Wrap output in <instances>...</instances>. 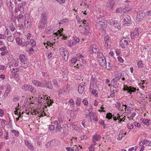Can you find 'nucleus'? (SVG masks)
I'll return each mask as SVG.
<instances>
[{
    "label": "nucleus",
    "instance_id": "39448f33",
    "mask_svg": "<svg viewBox=\"0 0 151 151\" xmlns=\"http://www.w3.org/2000/svg\"><path fill=\"white\" fill-rule=\"evenodd\" d=\"M123 90L124 91H127L128 93H129L130 94H132V92L135 91L136 88L131 86H128L127 85H125L124 86Z\"/></svg>",
    "mask_w": 151,
    "mask_h": 151
},
{
    "label": "nucleus",
    "instance_id": "b1692460",
    "mask_svg": "<svg viewBox=\"0 0 151 151\" xmlns=\"http://www.w3.org/2000/svg\"><path fill=\"white\" fill-rule=\"evenodd\" d=\"M137 65L139 68H142L144 67V64L141 60H139L138 62Z\"/></svg>",
    "mask_w": 151,
    "mask_h": 151
},
{
    "label": "nucleus",
    "instance_id": "6e6d98bb",
    "mask_svg": "<svg viewBox=\"0 0 151 151\" xmlns=\"http://www.w3.org/2000/svg\"><path fill=\"white\" fill-rule=\"evenodd\" d=\"M109 35H106V36H105L104 38V41H110L109 39Z\"/></svg>",
    "mask_w": 151,
    "mask_h": 151
},
{
    "label": "nucleus",
    "instance_id": "bf43d9fd",
    "mask_svg": "<svg viewBox=\"0 0 151 151\" xmlns=\"http://www.w3.org/2000/svg\"><path fill=\"white\" fill-rule=\"evenodd\" d=\"M1 122V124L2 126H5L6 124V121L4 119H0Z\"/></svg>",
    "mask_w": 151,
    "mask_h": 151
},
{
    "label": "nucleus",
    "instance_id": "69168bd1",
    "mask_svg": "<svg viewBox=\"0 0 151 151\" xmlns=\"http://www.w3.org/2000/svg\"><path fill=\"white\" fill-rule=\"evenodd\" d=\"M45 83L41 82L40 85V87L42 88H45Z\"/></svg>",
    "mask_w": 151,
    "mask_h": 151
},
{
    "label": "nucleus",
    "instance_id": "f03ea898",
    "mask_svg": "<svg viewBox=\"0 0 151 151\" xmlns=\"http://www.w3.org/2000/svg\"><path fill=\"white\" fill-rule=\"evenodd\" d=\"M120 18L124 24H129L131 20L130 17L126 14H122Z\"/></svg>",
    "mask_w": 151,
    "mask_h": 151
},
{
    "label": "nucleus",
    "instance_id": "aec40b11",
    "mask_svg": "<svg viewBox=\"0 0 151 151\" xmlns=\"http://www.w3.org/2000/svg\"><path fill=\"white\" fill-rule=\"evenodd\" d=\"M16 42L17 43V44L19 46H21L22 44V42H23L22 39H20L19 37H17L15 39Z\"/></svg>",
    "mask_w": 151,
    "mask_h": 151
},
{
    "label": "nucleus",
    "instance_id": "c756f323",
    "mask_svg": "<svg viewBox=\"0 0 151 151\" xmlns=\"http://www.w3.org/2000/svg\"><path fill=\"white\" fill-rule=\"evenodd\" d=\"M141 120L142 121V123L145 124L147 126L149 125V123H148V119H147L142 118L141 119Z\"/></svg>",
    "mask_w": 151,
    "mask_h": 151
},
{
    "label": "nucleus",
    "instance_id": "f8f14e48",
    "mask_svg": "<svg viewBox=\"0 0 151 151\" xmlns=\"http://www.w3.org/2000/svg\"><path fill=\"white\" fill-rule=\"evenodd\" d=\"M138 29L137 28L135 29L133 31V32L131 33V37L132 39H134L139 34L138 32Z\"/></svg>",
    "mask_w": 151,
    "mask_h": 151
},
{
    "label": "nucleus",
    "instance_id": "5fc2aeb1",
    "mask_svg": "<svg viewBox=\"0 0 151 151\" xmlns=\"http://www.w3.org/2000/svg\"><path fill=\"white\" fill-rule=\"evenodd\" d=\"M127 126L128 129H131L133 128L134 126L132 124H128Z\"/></svg>",
    "mask_w": 151,
    "mask_h": 151
},
{
    "label": "nucleus",
    "instance_id": "79ce46f5",
    "mask_svg": "<svg viewBox=\"0 0 151 151\" xmlns=\"http://www.w3.org/2000/svg\"><path fill=\"white\" fill-rule=\"evenodd\" d=\"M14 38L12 35H9L7 37V40L10 42H12L14 40Z\"/></svg>",
    "mask_w": 151,
    "mask_h": 151
},
{
    "label": "nucleus",
    "instance_id": "4be33fe9",
    "mask_svg": "<svg viewBox=\"0 0 151 151\" xmlns=\"http://www.w3.org/2000/svg\"><path fill=\"white\" fill-rule=\"evenodd\" d=\"M109 7L110 9H111L113 7L114 5V1L113 0H110L109 2Z\"/></svg>",
    "mask_w": 151,
    "mask_h": 151
},
{
    "label": "nucleus",
    "instance_id": "603ef678",
    "mask_svg": "<svg viewBox=\"0 0 151 151\" xmlns=\"http://www.w3.org/2000/svg\"><path fill=\"white\" fill-rule=\"evenodd\" d=\"M9 93V92L7 91H5L4 93V94L3 96L4 97V99L5 98L7 97L8 96Z\"/></svg>",
    "mask_w": 151,
    "mask_h": 151
},
{
    "label": "nucleus",
    "instance_id": "338daca9",
    "mask_svg": "<svg viewBox=\"0 0 151 151\" xmlns=\"http://www.w3.org/2000/svg\"><path fill=\"white\" fill-rule=\"evenodd\" d=\"M89 151H94V148L93 146L91 145L89 148Z\"/></svg>",
    "mask_w": 151,
    "mask_h": 151
},
{
    "label": "nucleus",
    "instance_id": "37998d69",
    "mask_svg": "<svg viewBox=\"0 0 151 151\" xmlns=\"http://www.w3.org/2000/svg\"><path fill=\"white\" fill-rule=\"evenodd\" d=\"M5 35L8 36H9V35H12L10 31L8 29H6V30L5 31Z\"/></svg>",
    "mask_w": 151,
    "mask_h": 151
},
{
    "label": "nucleus",
    "instance_id": "3c124183",
    "mask_svg": "<svg viewBox=\"0 0 151 151\" xmlns=\"http://www.w3.org/2000/svg\"><path fill=\"white\" fill-rule=\"evenodd\" d=\"M44 100L45 99H44V98H43L42 97H40L38 99V103L39 104H41L42 102H44Z\"/></svg>",
    "mask_w": 151,
    "mask_h": 151
},
{
    "label": "nucleus",
    "instance_id": "680f3d73",
    "mask_svg": "<svg viewBox=\"0 0 151 151\" xmlns=\"http://www.w3.org/2000/svg\"><path fill=\"white\" fill-rule=\"evenodd\" d=\"M9 28L11 31L12 32L14 31L15 29V27L13 25L10 26L9 27Z\"/></svg>",
    "mask_w": 151,
    "mask_h": 151
},
{
    "label": "nucleus",
    "instance_id": "7c9ffc66",
    "mask_svg": "<svg viewBox=\"0 0 151 151\" xmlns=\"http://www.w3.org/2000/svg\"><path fill=\"white\" fill-rule=\"evenodd\" d=\"M11 132L12 133H13L15 136L17 137L19 135V132L15 130H12Z\"/></svg>",
    "mask_w": 151,
    "mask_h": 151
},
{
    "label": "nucleus",
    "instance_id": "e2e57ef3",
    "mask_svg": "<svg viewBox=\"0 0 151 151\" xmlns=\"http://www.w3.org/2000/svg\"><path fill=\"white\" fill-rule=\"evenodd\" d=\"M83 103L84 105H87L88 104L87 100L84 99L83 101Z\"/></svg>",
    "mask_w": 151,
    "mask_h": 151
},
{
    "label": "nucleus",
    "instance_id": "864d4df0",
    "mask_svg": "<svg viewBox=\"0 0 151 151\" xmlns=\"http://www.w3.org/2000/svg\"><path fill=\"white\" fill-rule=\"evenodd\" d=\"M136 115V114L135 112H133L132 113V115H131L129 117V120H132L133 119V117H134Z\"/></svg>",
    "mask_w": 151,
    "mask_h": 151
},
{
    "label": "nucleus",
    "instance_id": "9d476101",
    "mask_svg": "<svg viewBox=\"0 0 151 151\" xmlns=\"http://www.w3.org/2000/svg\"><path fill=\"white\" fill-rule=\"evenodd\" d=\"M47 13L46 12H44L42 13L41 15V18L40 21L44 22H45L47 23Z\"/></svg>",
    "mask_w": 151,
    "mask_h": 151
},
{
    "label": "nucleus",
    "instance_id": "6e6552de",
    "mask_svg": "<svg viewBox=\"0 0 151 151\" xmlns=\"http://www.w3.org/2000/svg\"><path fill=\"white\" fill-rule=\"evenodd\" d=\"M85 82H82L80 84L78 87V91L80 93L82 94L83 92L84 88V86H85Z\"/></svg>",
    "mask_w": 151,
    "mask_h": 151
},
{
    "label": "nucleus",
    "instance_id": "052dcab7",
    "mask_svg": "<svg viewBox=\"0 0 151 151\" xmlns=\"http://www.w3.org/2000/svg\"><path fill=\"white\" fill-rule=\"evenodd\" d=\"M134 124L135 126L137 127H140L141 126V125L139 123L137 122H134Z\"/></svg>",
    "mask_w": 151,
    "mask_h": 151
},
{
    "label": "nucleus",
    "instance_id": "774afa93",
    "mask_svg": "<svg viewBox=\"0 0 151 151\" xmlns=\"http://www.w3.org/2000/svg\"><path fill=\"white\" fill-rule=\"evenodd\" d=\"M66 149L68 151H74V149L70 147H67Z\"/></svg>",
    "mask_w": 151,
    "mask_h": 151
},
{
    "label": "nucleus",
    "instance_id": "6ab92c4d",
    "mask_svg": "<svg viewBox=\"0 0 151 151\" xmlns=\"http://www.w3.org/2000/svg\"><path fill=\"white\" fill-rule=\"evenodd\" d=\"M120 25V22L118 21H116L114 26L113 27L115 28H116L118 30H119L121 28Z\"/></svg>",
    "mask_w": 151,
    "mask_h": 151
},
{
    "label": "nucleus",
    "instance_id": "cd10ccee",
    "mask_svg": "<svg viewBox=\"0 0 151 151\" xmlns=\"http://www.w3.org/2000/svg\"><path fill=\"white\" fill-rule=\"evenodd\" d=\"M67 44L68 45V46L69 47H72L73 45H75L73 41L71 40H68L67 41Z\"/></svg>",
    "mask_w": 151,
    "mask_h": 151
},
{
    "label": "nucleus",
    "instance_id": "c9c22d12",
    "mask_svg": "<svg viewBox=\"0 0 151 151\" xmlns=\"http://www.w3.org/2000/svg\"><path fill=\"white\" fill-rule=\"evenodd\" d=\"M113 115L112 114L110 113H108L107 114L106 116V118L108 119H111Z\"/></svg>",
    "mask_w": 151,
    "mask_h": 151
},
{
    "label": "nucleus",
    "instance_id": "c03bdc74",
    "mask_svg": "<svg viewBox=\"0 0 151 151\" xmlns=\"http://www.w3.org/2000/svg\"><path fill=\"white\" fill-rule=\"evenodd\" d=\"M30 42L33 47L35 46L36 45V43L34 40L32 39L30 40Z\"/></svg>",
    "mask_w": 151,
    "mask_h": 151
},
{
    "label": "nucleus",
    "instance_id": "a211bd4d",
    "mask_svg": "<svg viewBox=\"0 0 151 151\" xmlns=\"http://www.w3.org/2000/svg\"><path fill=\"white\" fill-rule=\"evenodd\" d=\"M18 10L20 11L21 14H23L24 13V9L22 4H19L18 5Z\"/></svg>",
    "mask_w": 151,
    "mask_h": 151
},
{
    "label": "nucleus",
    "instance_id": "0e129e2a",
    "mask_svg": "<svg viewBox=\"0 0 151 151\" xmlns=\"http://www.w3.org/2000/svg\"><path fill=\"white\" fill-rule=\"evenodd\" d=\"M49 130L50 131H52L55 129V126L54 125H51L49 128Z\"/></svg>",
    "mask_w": 151,
    "mask_h": 151
},
{
    "label": "nucleus",
    "instance_id": "a18cd8bd",
    "mask_svg": "<svg viewBox=\"0 0 151 151\" xmlns=\"http://www.w3.org/2000/svg\"><path fill=\"white\" fill-rule=\"evenodd\" d=\"M52 82L53 83L54 85L55 86H58V84L57 80L55 79H53L52 80Z\"/></svg>",
    "mask_w": 151,
    "mask_h": 151
},
{
    "label": "nucleus",
    "instance_id": "2f4dec72",
    "mask_svg": "<svg viewBox=\"0 0 151 151\" xmlns=\"http://www.w3.org/2000/svg\"><path fill=\"white\" fill-rule=\"evenodd\" d=\"M21 66L24 69H26L28 67L27 62H24L21 63Z\"/></svg>",
    "mask_w": 151,
    "mask_h": 151
},
{
    "label": "nucleus",
    "instance_id": "f257e3e1",
    "mask_svg": "<svg viewBox=\"0 0 151 151\" xmlns=\"http://www.w3.org/2000/svg\"><path fill=\"white\" fill-rule=\"evenodd\" d=\"M22 88L25 91H29L31 93L35 94L36 93V90L35 88L29 84H24L22 86Z\"/></svg>",
    "mask_w": 151,
    "mask_h": 151
},
{
    "label": "nucleus",
    "instance_id": "412c9836",
    "mask_svg": "<svg viewBox=\"0 0 151 151\" xmlns=\"http://www.w3.org/2000/svg\"><path fill=\"white\" fill-rule=\"evenodd\" d=\"M32 83L35 86L40 87V84L41 83L40 82L38 81L37 80H32Z\"/></svg>",
    "mask_w": 151,
    "mask_h": 151
},
{
    "label": "nucleus",
    "instance_id": "ea45409f",
    "mask_svg": "<svg viewBox=\"0 0 151 151\" xmlns=\"http://www.w3.org/2000/svg\"><path fill=\"white\" fill-rule=\"evenodd\" d=\"M112 68V64L110 62H109L108 65L106 67V68H107V69L108 70H109Z\"/></svg>",
    "mask_w": 151,
    "mask_h": 151
},
{
    "label": "nucleus",
    "instance_id": "e433bc0d",
    "mask_svg": "<svg viewBox=\"0 0 151 151\" xmlns=\"http://www.w3.org/2000/svg\"><path fill=\"white\" fill-rule=\"evenodd\" d=\"M81 100V98L78 97H77V100L76 101V104L78 106H79L81 105V102H80V100Z\"/></svg>",
    "mask_w": 151,
    "mask_h": 151
},
{
    "label": "nucleus",
    "instance_id": "13d9d810",
    "mask_svg": "<svg viewBox=\"0 0 151 151\" xmlns=\"http://www.w3.org/2000/svg\"><path fill=\"white\" fill-rule=\"evenodd\" d=\"M93 120L96 122H97L98 121V119L97 118L96 115L95 114L93 115Z\"/></svg>",
    "mask_w": 151,
    "mask_h": 151
},
{
    "label": "nucleus",
    "instance_id": "7ed1b4c3",
    "mask_svg": "<svg viewBox=\"0 0 151 151\" xmlns=\"http://www.w3.org/2000/svg\"><path fill=\"white\" fill-rule=\"evenodd\" d=\"M130 42L129 38L124 37L120 42V46L123 48H126L128 45V42Z\"/></svg>",
    "mask_w": 151,
    "mask_h": 151
},
{
    "label": "nucleus",
    "instance_id": "473e14b6",
    "mask_svg": "<svg viewBox=\"0 0 151 151\" xmlns=\"http://www.w3.org/2000/svg\"><path fill=\"white\" fill-rule=\"evenodd\" d=\"M101 136L99 135H95L93 136V139L96 141H98L101 139Z\"/></svg>",
    "mask_w": 151,
    "mask_h": 151
},
{
    "label": "nucleus",
    "instance_id": "bb28decb",
    "mask_svg": "<svg viewBox=\"0 0 151 151\" xmlns=\"http://www.w3.org/2000/svg\"><path fill=\"white\" fill-rule=\"evenodd\" d=\"M63 55H64L63 57L64 60L65 61H67L68 56V52L67 51V52H65V53H64Z\"/></svg>",
    "mask_w": 151,
    "mask_h": 151
},
{
    "label": "nucleus",
    "instance_id": "09e8293b",
    "mask_svg": "<svg viewBox=\"0 0 151 151\" xmlns=\"http://www.w3.org/2000/svg\"><path fill=\"white\" fill-rule=\"evenodd\" d=\"M51 142L52 140L46 143L45 145L47 148H48L50 147L51 144Z\"/></svg>",
    "mask_w": 151,
    "mask_h": 151
},
{
    "label": "nucleus",
    "instance_id": "0eeeda50",
    "mask_svg": "<svg viewBox=\"0 0 151 151\" xmlns=\"http://www.w3.org/2000/svg\"><path fill=\"white\" fill-rule=\"evenodd\" d=\"M145 16V12L142 11H140L137 13L136 18L139 19L138 21H141Z\"/></svg>",
    "mask_w": 151,
    "mask_h": 151
},
{
    "label": "nucleus",
    "instance_id": "de8ad7c7",
    "mask_svg": "<svg viewBox=\"0 0 151 151\" xmlns=\"http://www.w3.org/2000/svg\"><path fill=\"white\" fill-rule=\"evenodd\" d=\"M98 53V58H103V57H104L102 52H98V53Z\"/></svg>",
    "mask_w": 151,
    "mask_h": 151
},
{
    "label": "nucleus",
    "instance_id": "2eb2a0df",
    "mask_svg": "<svg viewBox=\"0 0 151 151\" xmlns=\"http://www.w3.org/2000/svg\"><path fill=\"white\" fill-rule=\"evenodd\" d=\"M25 144L31 150H34V147L33 145L30 143L28 140H25L24 141Z\"/></svg>",
    "mask_w": 151,
    "mask_h": 151
},
{
    "label": "nucleus",
    "instance_id": "4c0bfd02",
    "mask_svg": "<svg viewBox=\"0 0 151 151\" xmlns=\"http://www.w3.org/2000/svg\"><path fill=\"white\" fill-rule=\"evenodd\" d=\"M123 10V8L122 7H118L116 9L115 12L116 13H119L120 12H121Z\"/></svg>",
    "mask_w": 151,
    "mask_h": 151
},
{
    "label": "nucleus",
    "instance_id": "ddd939ff",
    "mask_svg": "<svg viewBox=\"0 0 151 151\" xmlns=\"http://www.w3.org/2000/svg\"><path fill=\"white\" fill-rule=\"evenodd\" d=\"M47 23L40 21L38 24V28L40 29H44L46 27Z\"/></svg>",
    "mask_w": 151,
    "mask_h": 151
},
{
    "label": "nucleus",
    "instance_id": "393cba45",
    "mask_svg": "<svg viewBox=\"0 0 151 151\" xmlns=\"http://www.w3.org/2000/svg\"><path fill=\"white\" fill-rule=\"evenodd\" d=\"M116 22V21H114L112 19L107 20V22H108L109 24L113 27L114 26Z\"/></svg>",
    "mask_w": 151,
    "mask_h": 151
},
{
    "label": "nucleus",
    "instance_id": "4d7b16f0",
    "mask_svg": "<svg viewBox=\"0 0 151 151\" xmlns=\"http://www.w3.org/2000/svg\"><path fill=\"white\" fill-rule=\"evenodd\" d=\"M77 60V59H76V58H72L71 60V61L72 63H76V61Z\"/></svg>",
    "mask_w": 151,
    "mask_h": 151
},
{
    "label": "nucleus",
    "instance_id": "f704fd0d",
    "mask_svg": "<svg viewBox=\"0 0 151 151\" xmlns=\"http://www.w3.org/2000/svg\"><path fill=\"white\" fill-rule=\"evenodd\" d=\"M93 95L95 96L96 97L98 96V91L94 89L92 90L91 91Z\"/></svg>",
    "mask_w": 151,
    "mask_h": 151
},
{
    "label": "nucleus",
    "instance_id": "72a5a7b5",
    "mask_svg": "<svg viewBox=\"0 0 151 151\" xmlns=\"http://www.w3.org/2000/svg\"><path fill=\"white\" fill-rule=\"evenodd\" d=\"M60 52L61 55H63V54L65 53V52H67L66 50H65L64 49L63 47H61L60 49Z\"/></svg>",
    "mask_w": 151,
    "mask_h": 151
},
{
    "label": "nucleus",
    "instance_id": "9b49d317",
    "mask_svg": "<svg viewBox=\"0 0 151 151\" xmlns=\"http://www.w3.org/2000/svg\"><path fill=\"white\" fill-rule=\"evenodd\" d=\"M91 49L92 50L91 54H93V53H97L99 51L98 47L96 44L93 45L91 46Z\"/></svg>",
    "mask_w": 151,
    "mask_h": 151
},
{
    "label": "nucleus",
    "instance_id": "c85d7f7f",
    "mask_svg": "<svg viewBox=\"0 0 151 151\" xmlns=\"http://www.w3.org/2000/svg\"><path fill=\"white\" fill-rule=\"evenodd\" d=\"M62 127H61L60 124L58 123L56 127V130L59 132H61Z\"/></svg>",
    "mask_w": 151,
    "mask_h": 151
},
{
    "label": "nucleus",
    "instance_id": "8fccbe9b",
    "mask_svg": "<svg viewBox=\"0 0 151 151\" xmlns=\"http://www.w3.org/2000/svg\"><path fill=\"white\" fill-rule=\"evenodd\" d=\"M12 76L13 78H17L19 77V74L16 73H13Z\"/></svg>",
    "mask_w": 151,
    "mask_h": 151
},
{
    "label": "nucleus",
    "instance_id": "1a4fd4ad",
    "mask_svg": "<svg viewBox=\"0 0 151 151\" xmlns=\"http://www.w3.org/2000/svg\"><path fill=\"white\" fill-rule=\"evenodd\" d=\"M98 60L99 63L101 66H104L106 65V61L104 57H103V58H98Z\"/></svg>",
    "mask_w": 151,
    "mask_h": 151
},
{
    "label": "nucleus",
    "instance_id": "a878e982",
    "mask_svg": "<svg viewBox=\"0 0 151 151\" xmlns=\"http://www.w3.org/2000/svg\"><path fill=\"white\" fill-rule=\"evenodd\" d=\"M104 42V45L105 47H106L107 48H109L110 47V41H105Z\"/></svg>",
    "mask_w": 151,
    "mask_h": 151
},
{
    "label": "nucleus",
    "instance_id": "dca6fc26",
    "mask_svg": "<svg viewBox=\"0 0 151 151\" xmlns=\"http://www.w3.org/2000/svg\"><path fill=\"white\" fill-rule=\"evenodd\" d=\"M19 59L21 63L24 62H27V59L26 58L24 55H21L19 56Z\"/></svg>",
    "mask_w": 151,
    "mask_h": 151
},
{
    "label": "nucleus",
    "instance_id": "4468645a",
    "mask_svg": "<svg viewBox=\"0 0 151 151\" xmlns=\"http://www.w3.org/2000/svg\"><path fill=\"white\" fill-rule=\"evenodd\" d=\"M45 85V88L48 89H52L53 88V86L51 81H46Z\"/></svg>",
    "mask_w": 151,
    "mask_h": 151
},
{
    "label": "nucleus",
    "instance_id": "f3484780",
    "mask_svg": "<svg viewBox=\"0 0 151 151\" xmlns=\"http://www.w3.org/2000/svg\"><path fill=\"white\" fill-rule=\"evenodd\" d=\"M84 27L85 30V32L87 33L89 32V24L87 23L86 24H84Z\"/></svg>",
    "mask_w": 151,
    "mask_h": 151
},
{
    "label": "nucleus",
    "instance_id": "423d86ee",
    "mask_svg": "<svg viewBox=\"0 0 151 151\" xmlns=\"http://www.w3.org/2000/svg\"><path fill=\"white\" fill-rule=\"evenodd\" d=\"M96 24V27L98 29H104L106 27V24L104 21H98Z\"/></svg>",
    "mask_w": 151,
    "mask_h": 151
},
{
    "label": "nucleus",
    "instance_id": "20e7f679",
    "mask_svg": "<svg viewBox=\"0 0 151 151\" xmlns=\"http://www.w3.org/2000/svg\"><path fill=\"white\" fill-rule=\"evenodd\" d=\"M25 19L24 20V26L27 28H29L31 27L30 25L31 24V19L28 14H25L24 15Z\"/></svg>",
    "mask_w": 151,
    "mask_h": 151
},
{
    "label": "nucleus",
    "instance_id": "58836bf2",
    "mask_svg": "<svg viewBox=\"0 0 151 151\" xmlns=\"http://www.w3.org/2000/svg\"><path fill=\"white\" fill-rule=\"evenodd\" d=\"M123 133L121 132H120L119 134V137H117V139L118 140H121L122 139V137H124Z\"/></svg>",
    "mask_w": 151,
    "mask_h": 151
},
{
    "label": "nucleus",
    "instance_id": "a19ab883",
    "mask_svg": "<svg viewBox=\"0 0 151 151\" xmlns=\"http://www.w3.org/2000/svg\"><path fill=\"white\" fill-rule=\"evenodd\" d=\"M68 19H65L63 20H61L59 23V24H63L66 23Z\"/></svg>",
    "mask_w": 151,
    "mask_h": 151
},
{
    "label": "nucleus",
    "instance_id": "49530a36",
    "mask_svg": "<svg viewBox=\"0 0 151 151\" xmlns=\"http://www.w3.org/2000/svg\"><path fill=\"white\" fill-rule=\"evenodd\" d=\"M113 88H112V91L114 93L118 91L117 87H116L114 86H113Z\"/></svg>",
    "mask_w": 151,
    "mask_h": 151
},
{
    "label": "nucleus",
    "instance_id": "5701e85b",
    "mask_svg": "<svg viewBox=\"0 0 151 151\" xmlns=\"http://www.w3.org/2000/svg\"><path fill=\"white\" fill-rule=\"evenodd\" d=\"M73 41L75 45L79 42L80 41V39L78 37H77L76 36H75L73 37Z\"/></svg>",
    "mask_w": 151,
    "mask_h": 151
}]
</instances>
